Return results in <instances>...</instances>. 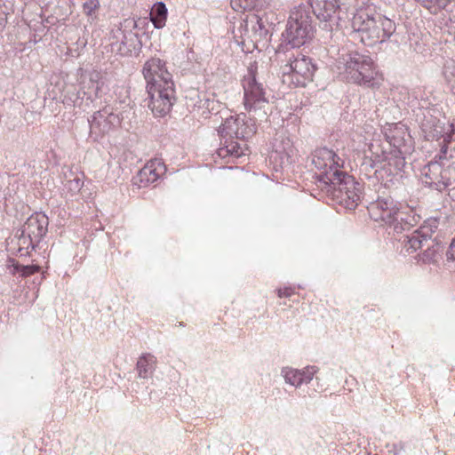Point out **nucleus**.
I'll list each match as a JSON object with an SVG mask.
<instances>
[{
  "mask_svg": "<svg viewBox=\"0 0 455 455\" xmlns=\"http://www.w3.org/2000/svg\"><path fill=\"white\" fill-rule=\"evenodd\" d=\"M382 160L379 159V156H377L375 159L365 156L361 164V171L368 174V172L374 170V172L376 173L378 172V164Z\"/></svg>",
  "mask_w": 455,
  "mask_h": 455,
  "instance_id": "nucleus-32",
  "label": "nucleus"
},
{
  "mask_svg": "<svg viewBox=\"0 0 455 455\" xmlns=\"http://www.w3.org/2000/svg\"><path fill=\"white\" fill-rule=\"evenodd\" d=\"M371 217L375 221H383L385 224L393 226L394 231L402 232L404 228L398 223L400 208L397 203L392 198H379L369 207Z\"/></svg>",
  "mask_w": 455,
  "mask_h": 455,
  "instance_id": "nucleus-11",
  "label": "nucleus"
},
{
  "mask_svg": "<svg viewBox=\"0 0 455 455\" xmlns=\"http://www.w3.org/2000/svg\"><path fill=\"white\" fill-rule=\"evenodd\" d=\"M278 297L279 298H289L291 296V288H284V289H279L277 290Z\"/></svg>",
  "mask_w": 455,
  "mask_h": 455,
  "instance_id": "nucleus-38",
  "label": "nucleus"
},
{
  "mask_svg": "<svg viewBox=\"0 0 455 455\" xmlns=\"http://www.w3.org/2000/svg\"><path fill=\"white\" fill-rule=\"evenodd\" d=\"M336 68L339 74L350 83L369 88L381 84V76L368 55L357 52L343 53L336 60Z\"/></svg>",
  "mask_w": 455,
  "mask_h": 455,
  "instance_id": "nucleus-3",
  "label": "nucleus"
},
{
  "mask_svg": "<svg viewBox=\"0 0 455 455\" xmlns=\"http://www.w3.org/2000/svg\"><path fill=\"white\" fill-rule=\"evenodd\" d=\"M218 132L222 138L245 140L255 133V128L244 121V116H230L224 120Z\"/></svg>",
  "mask_w": 455,
  "mask_h": 455,
  "instance_id": "nucleus-12",
  "label": "nucleus"
},
{
  "mask_svg": "<svg viewBox=\"0 0 455 455\" xmlns=\"http://www.w3.org/2000/svg\"><path fill=\"white\" fill-rule=\"evenodd\" d=\"M447 148L443 147L440 153L436 156V163L442 167V176L447 189L453 186L455 189V157L451 154L447 156Z\"/></svg>",
  "mask_w": 455,
  "mask_h": 455,
  "instance_id": "nucleus-21",
  "label": "nucleus"
},
{
  "mask_svg": "<svg viewBox=\"0 0 455 455\" xmlns=\"http://www.w3.org/2000/svg\"><path fill=\"white\" fill-rule=\"evenodd\" d=\"M83 93L81 88L77 90L75 87L68 88L65 91V94L63 96L62 102L68 106H76L83 110H86L90 108L85 104V97H80V94Z\"/></svg>",
  "mask_w": 455,
  "mask_h": 455,
  "instance_id": "nucleus-24",
  "label": "nucleus"
},
{
  "mask_svg": "<svg viewBox=\"0 0 455 455\" xmlns=\"http://www.w3.org/2000/svg\"><path fill=\"white\" fill-rule=\"evenodd\" d=\"M411 152H403V150L391 149L389 152L383 153L382 161L386 162L382 169L394 177H403V172L406 166L405 156Z\"/></svg>",
  "mask_w": 455,
  "mask_h": 455,
  "instance_id": "nucleus-20",
  "label": "nucleus"
},
{
  "mask_svg": "<svg viewBox=\"0 0 455 455\" xmlns=\"http://www.w3.org/2000/svg\"><path fill=\"white\" fill-rule=\"evenodd\" d=\"M440 224V219L437 217L428 218L424 223L418 228L422 235L432 239V235L437 230Z\"/></svg>",
  "mask_w": 455,
  "mask_h": 455,
  "instance_id": "nucleus-29",
  "label": "nucleus"
},
{
  "mask_svg": "<svg viewBox=\"0 0 455 455\" xmlns=\"http://www.w3.org/2000/svg\"><path fill=\"white\" fill-rule=\"evenodd\" d=\"M269 0H231V6L235 12L261 9Z\"/></svg>",
  "mask_w": 455,
  "mask_h": 455,
  "instance_id": "nucleus-25",
  "label": "nucleus"
},
{
  "mask_svg": "<svg viewBox=\"0 0 455 455\" xmlns=\"http://www.w3.org/2000/svg\"><path fill=\"white\" fill-rule=\"evenodd\" d=\"M147 85L163 84L164 81H173L172 74L167 70L165 62L159 58L147 60L142 68Z\"/></svg>",
  "mask_w": 455,
  "mask_h": 455,
  "instance_id": "nucleus-17",
  "label": "nucleus"
},
{
  "mask_svg": "<svg viewBox=\"0 0 455 455\" xmlns=\"http://www.w3.org/2000/svg\"><path fill=\"white\" fill-rule=\"evenodd\" d=\"M165 172L166 167L162 159H152L133 177V185L139 188L148 187L157 181Z\"/></svg>",
  "mask_w": 455,
  "mask_h": 455,
  "instance_id": "nucleus-15",
  "label": "nucleus"
},
{
  "mask_svg": "<svg viewBox=\"0 0 455 455\" xmlns=\"http://www.w3.org/2000/svg\"><path fill=\"white\" fill-rule=\"evenodd\" d=\"M393 455H396V452H394V454H393Z\"/></svg>",
  "mask_w": 455,
  "mask_h": 455,
  "instance_id": "nucleus-41",
  "label": "nucleus"
},
{
  "mask_svg": "<svg viewBox=\"0 0 455 455\" xmlns=\"http://www.w3.org/2000/svg\"><path fill=\"white\" fill-rule=\"evenodd\" d=\"M404 243L406 251L411 253L419 249H422L426 244L432 243V239L425 237L419 229H416L411 235L405 236Z\"/></svg>",
  "mask_w": 455,
  "mask_h": 455,
  "instance_id": "nucleus-22",
  "label": "nucleus"
},
{
  "mask_svg": "<svg viewBox=\"0 0 455 455\" xmlns=\"http://www.w3.org/2000/svg\"><path fill=\"white\" fill-rule=\"evenodd\" d=\"M351 17L355 38L367 46L388 41L396 30L395 21L372 6L361 8L356 12L354 11Z\"/></svg>",
  "mask_w": 455,
  "mask_h": 455,
  "instance_id": "nucleus-2",
  "label": "nucleus"
},
{
  "mask_svg": "<svg viewBox=\"0 0 455 455\" xmlns=\"http://www.w3.org/2000/svg\"><path fill=\"white\" fill-rule=\"evenodd\" d=\"M68 183H69L70 189H75V190H80V188H82V185H83V182L78 178H75L74 180H69Z\"/></svg>",
  "mask_w": 455,
  "mask_h": 455,
  "instance_id": "nucleus-35",
  "label": "nucleus"
},
{
  "mask_svg": "<svg viewBox=\"0 0 455 455\" xmlns=\"http://www.w3.org/2000/svg\"><path fill=\"white\" fill-rule=\"evenodd\" d=\"M315 71V66L303 54L292 55L282 67L283 82H289L296 86H305L307 82L312 80Z\"/></svg>",
  "mask_w": 455,
  "mask_h": 455,
  "instance_id": "nucleus-9",
  "label": "nucleus"
},
{
  "mask_svg": "<svg viewBox=\"0 0 455 455\" xmlns=\"http://www.w3.org/2000/svg\"><path fill=\"white\" fill-rule=\"evenodd\" d=\"M179 326H184L183 322H180V323H179Z\"/></svg>",
  "mask_w": 455,
  "mask_h": 455,
  "instance_id": "nucleus-40",
  "label": "nucleus"
},
{
  "mask_svg": "<svg viewBox=\"0 0 455 455\" xmlns=\"http://www.w3.org/2000/svg\"><path fill=\"white\" fill-rule=\"evenodd\" d=\"M243 87L245 109L249 113H253L255 117L257 116L260 119L266 118L268 100L266 96L264 84L259 82L256 77V68L254 66L248 68V74L243 81Z\"/></svg>",
  "mask_w": 455,
  "mask_h": 455,
  "instance_id": "nucleus-6",
  "label": "nucleus"
},
{
  "mask_svg": "<svg viewBox=\"0 0 455 455\" xmlns=\"http://www.w3.org/2000/svg\"><path fill=\"white\" fill-rule=\"evenodd\" d=\"M100 8L99 0H87L83 4L84 13L94 20L96 18V11Z\"/></svg>",
  "mask_w": 455,
  "mask_h": 455,
  "instance_id": "nucleus-33",
  "label": "nucleus"
},
{
  "mask_svg": "<svg viewBox=\"0 0 455 455\" xmlns=\"http://www.w3.org/2000/svg\"><path fill=\"white\" fill-rule=\"evenodd\" d=\"M437 156H435L433 161H430L426 164L421 172L422 183L438 192H443L447 190L444 180L442 176V167L436 163Z\"/></svg>",
  "mask_w": 455,
  "mask_h": 455,
  "instance_id": "nucleus-19",
  "label": "nucleus"
},
{
  "mask_svg": "<svg viewBox=\"0 0 455 455\" xmlns=\"http://www.w3.org/2000/svg\"><path fill=\"white\" fill-rule=\"evenodd\" d=\"M147 92L148 107L155 116L162 117L171 111L175 101L173 81L165 80L163 84L147 85Z\"/></svg>",
  "mask_w": 455,
  "mask_h": 455,
  "instance_id": "nucleus-7",
  "label": "nucleus"
},
{
  "mask_svg": "<svg viewBox=\"0 0 455 455\" xmlns=\"http://www.w3.org/2000/svg\"><path fill=\"white\" fill-rule=\"evenodd\" d=\"M283 47H284V45H283V44H280V46H279V48H278V52H280V51L282 50V48H283Z\"/></svg>",
  "mask_w": 455,
  "mask_h": 455,
  "instance_id": "nucleus-39",
  "label": "nucleus"
},
{
  "mask_svg": "<svg viewBox=\"0 0 455 455\" xmlns=\"http://www.w3.org/2000/svg\"><path fill=\"white\" fill-rule=\"evenodd\" d=\"M419 219L420 217L419 215L404 213L400 210L398 223L402 224V226L404 228L402 229V231L409 230L419 222Z\"/></svg>",
  "mask_w": 455,
  "mask_h": 455,
  "instance_id": "nucleus-31",
  "label": "nucleus"
},
{
  "mask_svg": "<svg viewBox=\"0 0 455 455\" xmlns=\"http://www.w3.org/2000/svg\"><path fill=\"white\" fill-rule=\"evenodd\" d=\"M312 12L324 29L342 28L351 19L354 6L341 0H311Z\"/></svg>",
  "mask_w": 455,
  "mask_h": 455,
  "instance_id": "nucleus-5",
  "label": "nucleus"
},
{
  "mask_svg": "<svg viewBox=\"0 0 455 455\" xmlns=\"http://www.w3.org/2000/svg\"><path fill=\"white\" fill-rule=\"evenodd\" d=\"M166 18L167 8L165 4L162 2L155 4L153 12L150 13V19L154 27L157 29L164 28L165 26Z\"/></svg>",
  "mask_w": 455,
  "mask_h": 455,
  "instance_id": "nucleus-26",
  "label": "nucleus"
},
{
  "mask_svg": "<svg viewBox=\"0 0 455 455\" xmlns=\"http://www.w3.org/2000/svg\"><path fill=\"white\" fill-rule=\"evenodd\" d=\"M312 164L322 171L317 180L322 190L346 209L355 210L361 201L363 186L351 175L340 171L344 160L326 147L316 148L312 154Z\"/></svg>",
  "mask_w": 455,
  "mask_h": 455,
  "instance_id": "nucleus-1",
  "label": "nucleus"
},
{
  "mask_svg": "<svg viewBox=\"0 0 455 455\" xmlns=\"http://www.w3.org/2000/svg\"><path fill=\"white\" fill-rule=\"evenodd\" d=\"M447 258L455 260V238L452 240L449 250L447 251Z\"/></svg>",
  "mask_w": 455,
  "mask_h": 455,
  "instance_id": "nucleus-37",
  "label": "nucleus"
},
{
  "mask_svg": "<svg viewBox=\"0 0 455 455\" xmlns=\"http://www.w3.org/2000/svg\"><path fill=\"white\" fill-rule=\"evenodd\" d=\"M219 155L223 157L228 155L240 157L244 155V150L239 143L230 140L229 142L227 141V145L224 148H220Z\"/></svg>",
  "mask_w": 455,
  "mask_h": 455,
  "instance_id": "nucleus-28",
  "label": "nucleus"
},
{
  "mask_svg": "<svg viewBox=\"0 0 455 455\" xmlns=\"http://www.w3.org/2000/svg\"><path fill=\"white\" fill-rule=\"evenodd\" d=\"M156 363V359L153 355H142L139 358L136 365L138 376L141 379L149 378L155 371Z\"/></svg>",
  "mask_w": 455,
  "mask_h": 455,
  "instance_id": "nucleus-23",
  "label": "nucleus"
},
{
  "mask_svg": "<svg viewBox=\"0 0 455 455\" xmlns=\"http://www.w3.org/2000/svg\"><path fill=\"white\" fill-rule=\"evenodd\" d=\"M48 217L42 212H36L28 217L20 229L18 243L20 249H35L47 233Z\"/></svg>",
  "mask_w": 455,
  "mask_h": 455,
  "instance_id": "nucleus-8",
  "label": "nucleus"
},
{
  "mask_svg": "<svg viewBox=\"0 0 455 455\" xmlns=\"http://www.w3.org/2000/svg\"><path fill=\"white\" fill-rule=\"evenodd\" d=\"M313 36L310 8L302 5L295 7L291 12L285 31L282 34L285 46L299 48L311 40Z\"/></svg>",
  "mask_w": 455,
  "mask_h": 455,
  "instance_id": "nucleus-4",
  "label": "nucleus"
},
{
  "mask_svg": "<svg viewBox=\"0 0 455 455\" xmlns=\"http://www.w3.org/2000/svg\"><path fill=\"white\" fill-rule=\"evenodd\" d=\"M443 74L447 82L451 84V91L455 94V66L446 65Z\"/></svg>",
  "mask_w": 455,
  "mask_h": 455,
  "instance_id": "nucleus-34",
  "label": "nucleus"
},
{
  "mask_svg": "<svg viewBox=\"0 0 455 455\" xmlns=\"http://www.w3.org/2000/svg\"><path fill=\"white\" fill-rule=\"evenodd\" d=\"M387 141L392 149L411 152L412 140L404 124L401 123L387 124L382 130Z\"/></svg>",
  "mask_w": 455,
  "mask_h": 455,
  "instance_id": "nucleus-13",
  "label": "nucleus"
},
{
  "mask_svg": "<svg viewBox=\"0 0 455 455\" xmlns=\"http://www.w3.org/2000/svg\"><path fill=\"white\" fill-rule=\"evenodd\" d=\"M318 371L319 368L315 365H307L303 369L284 366L281 369L280 375L287 385L299 388L303 384L310 383Z\"/></svg>",
  "mask_w": 455,
  "mask_h": 455,
  "instance_id": "nucleus-16",
  "label": "nucleus"
},
{
  "mask_svg": "<svg viewBox=\"0 0 455 455\" xmlns=\"http://www.w3.org/2000/svg\"><path fill=\"white\" fill-rule=\"evenodd\" d=\"M251 19V22H254L253 20H255V24L252 26L255 36H258L259 39L266 38L268 35V28L266 27L263 18L252 15Z\"/></svg>",
  "mask_w": 455,
  "mask_h": 455,
  "instance_id": "nucleus-30",
  "label": "nucleus"
},
{
  "mask_svg": "<svg viewBox=\"0 0 455 455\" xmlns=\"http://www.w3.org/2000/svg\"><path fill=\"white\" fill-rule=\"evenodd\" d=\"M426 250L419 255V260L424 263H434L437 261V257L441 249L440 244L432 239V243L425 245Z\"/></svg>",
  "mask_w": 455,
  "mask_h": 455,
  "instance_id": "nucleus-27",
  "label": "nucleus"
},
{
  "mask_svg": "<svg viewBox=\"0 0 455 455\" xmlns=\"http://www.w3.org/2000/svg\"><path fill=\"white\" fill-rule=\"evenodd\" d=\"M121 118L118 114L113 111V108L106 106L102 109L96 111L92 119L89 120L92 133L104 135L109 132L113 128L118 126Z\"/></svg>",
  "mask_w": 455,
  "mask_h": 455,
  "instance_id": "nucleus-14",
  "label": "nucleus"
},
{
  "mask_svg": "<svg viewBox=\"0 0 455 455\" xmlns=\"http://www.w3.org/2000/svg\"><path fill=\"white\" fill-rule=\"evenodd\" d=\"M137 28L134 19H126L120 23V26L112 30L111 45L120 55H131L140 48V41L138 34L133 32Z\"/></svg>",
  "mask_w": 455,
  "mask_h": 455,
  "instance_id": "nucleus-10",
  "label": "nucleus"
},
{
  "mask_svg": "<svg viewBox=\"0 0 455 455\" xmlns=\"http://www.w3.org/2000/svg\"><path fill=\"white\" fill-rule=\"evenodd\" d=\"M38 270V267L37 266H25L23 267V269H22V275H32L34 273H36V271Z\"/></svg>",
  "mask_w": 455,
  "mask_h": 455,
  "instance_id": "nucleus-36",
  "label": "nucleus"
},
{
  "mask_svg": "<svg viewBox=\"0 0 455 455\" xmlns=\"http://www.w3.org/2000/svg\"><path fill=\"white\" fill-rule=\"evenodd\" d=\"M104 83L101 75L96 70H92L84 75L81 82V90L85 97V104L90 106L93 101L100 98V92Z\"/></svg>",
  "mask_w": 455,
  "mask_h": 455,
  "instance_id": "nucleus-18",
  "label": "nucleus"
}]
</instances>
